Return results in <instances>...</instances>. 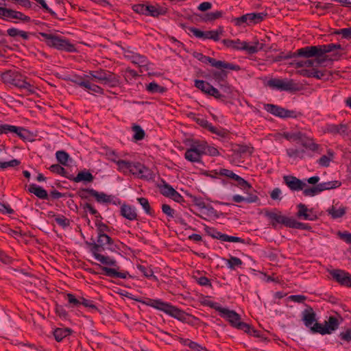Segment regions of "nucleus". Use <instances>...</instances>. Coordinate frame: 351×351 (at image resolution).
<instances>
[{
	"mask_svg": "<svg viewBox=\"0 0 351 351\" xmlns=\"http://www.w3.org/2000/svg\"><path fill=\"white\" fill-rule=\"evenodd\" d=\"M341 45L329 44L324 45L317 46H308L297 50L293 57L295 56H302L306 58H318L319 57H326L325 54L332 51L335 49H341Z\"/></svg>",
	"mask_w": 351,
	"mask_h": 351,
	"instance_id": "f257e3e1",
	"label": "nucleus"
},
{
	"mask_svg": "<svg viewBox=\"0 0 351 351\" xmlns=\"http://www.w3.org/2000/svg\"><path fill=\"white\" fill-rule=\"evenodd\" d=\"M143 303L158 310L162 311L167 314L177 318L179 320L186 319V314L184 311L160 300H148L147 302H143Z\"/></svg>",
	"mask_w": 351,
	"mask_h": 351,
	"instance_id": "f03ea898",
	"label": "nucleus"
},
{
	"mask_svg": "<svg viewBox=\"0 0 351 351\" xmlns=\"http://www.w3.org/2000/svg\"><path fill=\"white\" fill-rule=\"evenodd\" d=\"M222 317L226 319L233 327L243 330L247 333L251 332V327L249 324L241 321L240 315L234 311L222 308L219 309Z\"/></svg>",
	"mask_w": 351,
	"mask_h": 351,
	"instance_id": "7ed1b4c3",
	"label": "nucleus"
},
{
	"mask_svg": "<svg viewBox=\"0 0 351 351\" xmlns=\"http://www.w3.org/2000/svg\"><path fill=\"white\" fill-rule=\"evenodd\" d=\"M40 34L44 38L47 45L49 47H53L59 50H64L70 52L75 50L74 45L71 44L66 39H62L51 34L40 33Z\"/></svg>",
	"mask_w": 351,
	"mask_h": 351,
	"instance_id": "20e7f679",
	"label": "nucleus"
},
{
	"mask_svg": "<svg viewBox=\"0 0 351 351\" xmlns=\"http://www.w3.org/2000/svg\"><path fill=\"white\" fill-rule=\"evenodd\" d=\"M223 43L227 47L236 50H245L249 53H256L258 51L262 50L264 48V45L263 43L256 42L254 45H249L247 43L241 42L239 39L234 40L224 39L223 40Z\"/></svg>",
	"mask_w": 351,
	"mask_h": 351,
	"instance_id": "39448f33",
	"label": "nucleus"
},
{
	"mask_svg": "<svg viewBox=\"0 0 351 351\" xmlns=\"http://www.w3.org/2000/svg\"><path fill=\"white\" fill-rule=\"evenodd\" d=\"M89 74L93 78L95 79L97 82L108 85L109 86L114 87L119 85L118 77L109 71L99 70L90 71Z\"/></svg>",
	"mask_w": 351,
	"mask_h": 351,
	"instance_id": "423d86ee",
	"label": "nucleus"
},
{
	"mask_svg": "<svg viewBox=\"0 0 351 351\" xmlns=\"http://www.w3.org/2000/svg\"><path fill=\"white\" fill-rule=\"evenodd\" d=\"M205 146L204 141H195L191 145L190 148L186 149L184 154L185 158L192 162H199L204 155Z\"/></svg>",
	"mask_w": 351,
	"mask_h": 351,
	"instance_id": "0eeeda50",
	"label": "nucleus"
},
{
	"mask_svg": "<svg viewBox=\"0 0 351 351\" xmlns=\"http://www.w3.org/2000/svg\"><path fill=\"white\" fill-rule=\"evenodd\" d=\"M263 17V14L261 13H250L235 18L233 21L237 26H241L243 24L250 25L261 22Z\"/></svg>",
	"mask_w": 351,
	"mask_h": 351,
	"instance_id": "6e6552de",
	"label": "nucleus"
},
{
	"mask_svg": "<svg viewBox=\"0 0 351 351\" xmlns=\"http://www.w3.org/2000/svg\"><path fill=\"white\" fill-rule=\"evenodd\" d=\"M271 88L280 90H293L296 89V84L291 80L271 79L267 82Z\"/></svg>",
	"mask_w": 351,
	"mask_h": 351,
	"instance_id": "1a4fd4ad",
	"label": "nucleus"
},
{
	"mask_svg": "<svg viewBox=\"0 0 351 351\" xmlns=\"http://www.w3.org/2000/svg\"><path fill=\"white\" fill-rule=\"evenodd\" d=\"M129 173L147 180L154 178L152 171L139 162H132Z\"/></svg>",
	"mask_w": 351,
	"mask_h": 351,
	"instance_id": "9d476101",
	"label": "nucleus"
},
{
	"mask_svg": "<svg viewBox=\"0 0 351 351\" xmlns=\"http://www.w3.org/2000/svg\"><path fill=\"white\" fill-rule=\"evenodd\" d=\"M265 215L270 220L274 227H275L277 223H281L288 227V224H289L291 220V218L283 215L280 211L277 210L273 211L265 210Z\"/></svg>",
	"mask_w": 351,
	"mask_h": 351,
	"instance_id": "9b49d317",
	"label": "nucleus"
},
{
	"mask_svg": "<svg viewBox=\"0 0 351 351\" xmlns=\"http://www.w3.org/2000/svg\"><path fill=\"white\" fill-rule=\"evenodd\" d=\"M2 79L5 83L13 84L17 87H21L24 84L23 77L16 71H8L2 75Z\"/></svg>",
	"mask_w": 351,
	"mask_h": 351,
	"instance_id": "f8f14e48",
	"label": "nucleus"
},
{
	"mask_svg": "<svg viewBox=\"0 0 351 351\" xmlns=\"http://www.w3.org/2000/svg\"><path fill=\"white\" fill-rule=\"evenodd\" d=\"M265 109L267 112L282 118L296 117L293 111H289L273 104L265 105Z\"/></svg>",
	"mask_w": 351,
	"mask_h": 351,
	"instance_id": "ddd939ff",
	"label": "nucleus"
},
{
	"mask_svg": "<svg viewBox=\"0 0 351 351\" xmlns=\"http://www.w3.org/2000/svg\"><path fill=\"white\" fill-rule=\"evenodd\" d=\"M326 60V57L300 60L294 63L296 68L311 69L321 65Z\"/></svg>",
	"mask_w": 351,
	"mask_h": 351,
	"instance_id": "4468645a",
	"label": "nucleus"
},
{
	"mask_svg": "<svg viewBox=\"0 0 351 351\" xmlns=\"http://www.w3.org/2000/svg\"><path fill=\"white\" fill-rule=\"evenodd\" d=\"M283 179L287 186L293 191L302 190L306 186L304 182L293 176H285Z\"/></svg>",
	"mask_w": 351,
	"mask_h": 351,
	"instance_id": "2eb2a0df",
	"label": "nucleus"
},
{
	"mask_svg": "<svg viewBox=\"0 0 351 351\" xmlns=\"http://www.w3.org/2000/svg\"><path fill=\"white\" fill-rule=\"evenodd\" d=\"M196 123L200 126L208 129L210 132L215 134L219 136L225 137L227 135V132L224 130H219L217 128L213 126L208 121L203 118L196 117L195 119Z\"/></svg>",
	"mask_w": 351,
	"mask_h": 351,
	"instance_id": "dca6fc26",
	"label": "nucleus"
},
{
	"mask_svg": "<svg viewBox=\"0 0 351 351\" xmlns=\"http://www.w3.org/2000/svg\"><path fill=\"white\" fill-rule=\"evenodd\" d=\"M332 277L339 283L346 286H351V275L342 270H335L331 273Z\"/></svg>",
	"mask_w": 351,
	"mask_h": 351,
	"instance_id": "f3484780",
	"label": "nucleus"
},
{
	"mask_svg": "<svg viewBox=\"0 0 351 351\" xmlns=\"http://www.w3.org/2000/svg\"><path fill=\"white\" fill-rule=\"evenodd\" d=\"M302 320L306 327H311L316 322V314L311 307L306 308L302 312Z\"/></svg>",
	"mask_w": 351,
	"mask_h": 351,
	"instance_id": "a211bd4d",
	"label": "nucleus"
},
{
	"mask_svg": "<svg viewBox=\"0 0 351 351\" xmlns=\"http://www.w3.org/2000/svg\"><path fill=\"white\" fill-rule=\"evenodd\" d=\"M298 208V212L297 216L299 218L310 221H313L317 219V216L313 213V210L308 209L304 204H300Z\"/></svg>",
	"mask_w": 351,
	"mask_h": 351,
	"instance_id": "6ab92c4d",
	"label": "nucleus"
},
{
	"mask_svg": "<svg viewBox=\"0 0 351 351\" xmlns=\"http://www.w3.org/2000/svg\"><path fill=\"white\" fill-rule=\"evenodd\" d=\"M316 67L317 66L311 69H301L298 71V73L306 77H313L317 79L324 78L325 73L323 71L318 70Z\"/></svg>",
	"mask_w": 351,
	"mask_h": 351,
	"instance_id": "aec40b11",
	"label": "nucleus"
},
{
	"mask_svg": "<svg viewBox=\"0 0 351 351\" xmlns=\"http://www.w3.org/2000/svg\"><path fill=\"white\" fill-rule=\"evenodd\" d=\"M132 62L138 64L141 68L140 71L142 73L148 71L151 66V64L148 62L147 59L139 54H136L132 56Z\"/></svg>",
	"mask_w": 351,
	"mask_h": 351,
	"instance_id": "412c9836",
	"label": "nucleus"
},
{
	"mask_svg": "<svg viewBox=\"0 0 351 351\" xmlns=\"http://www.w3.org/2000/svg\"><path fill=\"white\" fill-rule=\"evenodd\" d=\"M298 142H300L301 145L306 149H308L312 151H316L319 148V145L314 143L312 138L306 136L302 132L301 136L299 138Z\"/></svg>",
	"mask_w": 351,
	"mask_h": 351,
	"instance_id": "4be33fe9",
	"label": "nucleus"
},
{
	"mask_svg": "<svg viewBox=\"0 0 351 351\" xmlns=\"http://www.w3.org/2000/svg\"><path fill=\"white\" fill-rule=\"evenodd\" d=\"M346 212V207L341 206H338L337 204L333 205L330 208L328 209V214L333 219L341 217L345 215Z\"/></svg>",
	"mask_w": 351,
	"mask_h": 351,
	"instance_id": "5701e85b",
	"label": "nucleus"
},
{
	"mask_svg": "<svg viewBox=\"0 0 351 351\" xmlns=\"http://www.w3.org/2000/svg\"><path fill=\"white\" fill-rule=\"evenodd\" d=\"M348 130V127L345 124H339V125H329L327 126L326 129V132L336 134H339L341 135L346 134V131Z\"/></svg>",
	"mask_w": 351,
	"mask_h": 351,
	"instance_id": "b1692460",
	"label": "nucleus"
},
{
	"mask_svg": "<svg viewBox=\"0 0 351 351\" xmlns=\"http://www.w3.org/2000/svg\"><path fill=\"white\" fill-rule=\"evenodd\" d=\"M121 215L129 220H134L137 217L135 209L128 205H123L121 208Z\"/></svg>",
	"mask_w": 351,
	"mask_h": 351,
	"instance_id": "393cba45",
	"label": "nucleus"
},
{
	"mask_svg": "<svg viewBox=\"0 0 351 351\" xmlns=\"http://www.w3.org/2000/svg\"><path fill=\"white\" fill-rule=\"evenodd\" d=\"M102 270L105 272L106 276L113 278H126L128 275V272H119L115 268L103 267Z\"/></svg>",
	"mask_w": 351,
	"mask_h": 351,
	"instance_id": "a878e982",
	"label": "nucleus"
},
{
	"mask_svg": "<svg viewBox=\"0 0 351 351\" xmlns=\"http://www.w3.org/2000/svg\"><path fill=\"white\" fill-rule=\"evenodd\" d=\"M28 191L40 199H46L47 197V191L34 184L29 185Z\"/></svg>",
	"mask_w": 351,
	"mask_h": 351,
	"instance_id": "bb28decb",
	"label": "nucleus"
},
{
	"mask_svg": "<svg viewBox=\"0 0 351 351\" xmlns=\"http://www.w3.org/2000/svg\"><path fill=\"white\" fill-rule=\"evenodd\" d=\"M287 154L289 158L293 160L302 159L304 157L305 151L304 149L290 148L287 149Z\"/></svg>",
	"mask_w": 351,
	"mask_h": 351,
	"instance_id": "cd10ccee",
	"label": "nucleus"
},
{
	"mask_svg": "<svg viewBox=\"0 0 351 351\" xmlns=\"http://www.w3.org/2000/svg\"><path fill=\"white\" fill-rule=\"evenodd\" d=\"M223 29L222 27H219L217 30L206 32L205 39H212L215 41L219 40L221 35L223 34Z\"/></svg>",
	"mask_w": 351,
	"mask_h": 351,
	"instance_id": "c85d7f7f",
	"label": "nucleus"
},
{
	"mask_svg": "<svg viewBox=\"0 0 351 351\" xmlns=\"http://www.w3.org/2000/svg\"><path fill=\"white\" fill-rule=\"evenodd\" d=\"M71 332L69 328H57L53 332V335L57 341H62L64 337L69 336Z\"/></svg>",
	"mask_w": 351,
	"mask_h": 351,
	"instance_id": "c756f323",
	"label": "nucleus"
},
{
	"mask_svg": "<svg viewBox=\"0 0 351 351\" xmlns=\"http://www.w3.org/2000/svg\"><path fill=\"white\" fill-rule=\"evenodd\" d=\"M89 193L91 196L95 197L99 202H109L111 200L110 196L104 193H99L93 189L90 190Z\"/></svg>",
	"mask_w": 351,
	"mask_h": 351,
	"instance_id": "7c9ffc66",
	"label": "nucleus"
},
{
	"mask_svg": "<svg viewBox=\"0 0 351 351\" xmlns=\"http://www.w3.org/2000/svg\"><path fill=\"white\" fill-rule=\"evenodd\" d=\"M317 185L320 193L323 191L330 190L339 187L340 186V183L338 181H332L319 183Z\"/></svg>",
	"mask_w": 351,
	"mask_h": 351,
	"instance_id": "2f4dec72",
	"label": "nucleus"
},
{
	"mask_svg": "<svg viewBox=\"0 0 351 351\" xmlns=\"http://www.w3.org/2000/svg\"><path fill=\"white\" fill-rule=\"evenodd\" d=\"M9 19H17L22 22H29L30 18L28 16L25 15L23 13L10 9Z\"/></svg>",
	"mask_w": 351,
	"mask_h": 351,
	"instance_id": "473e14b6",
	"label": "nucleus"
},
{
	"mask_svg": "<svg viewBox=\"0 0 351 351\" xmlns=\"http://www.w3.org/2000/svg\"><path fill=\"white\" fill-rule=\"evenodd\" d=\"M93 175L88 171H81L79 172L77 176L74 178V181L76 182L84 181L90 182L93 180Z\"/></svg>",
	"mask_w": 351,
	"mask_h": 351,
	"instance_id": "72a5a7b5",
	"label": "nucleus"
},
{
	"mask_svg": "<svg viewBox=\"0 0 351 351\" xmlns=\"http://www.w3.org/2000/svg\"><path fill=\"white\" fill-rule=\"evenodd\" d=\"M114 162L118 165L119 171L123 172L124 174H128L130 170V167L132 162L126 161V160H113Z\"/></svg>",
	"mask_w": 351,
	"mask_h": 351,
	"instance_id": "f704fd0d",
	"label": "nucleus"
},
{
	"mask_svg": "<svg viewBox=\"0 0 351 351\" xmlns=\"http://www.w3.org/2000/svg\"><path fill=\"white\" fill-rule=\"evenodd\" d=\"M7 34L11 37L21 36L24 40H27L29 38V34L27 32L14 27L8 29L7 30Z\"/></svg>",
	"mask_w": 351,
	"mask_h": 351,
	"instance_id": "c9c22d12",
	"label": "nucleus"
},
{
	"mask_svg": "<svg viewBox=\"0 0 351 351\" xmlns=\"http://www.w3.org/2000/svg\"><path fill=\"white\" fill-rule=\"evenodd\" d=\"M324 324L326 327V330H328L329 334H330L338 328L339 323L336 317L331 316L328 318V321L325 322Z\"/></svg>",
	"mask_w": 351,
	"mask_h": 351,
	"instance_id": "e433bc0d",
	"label": "nucleus"
},
{
	"mask_svg": "<svg viewBox=\"0 0 351 351\" xmlns=\"http://www.w3.org/2000/svg\"><path fill=\"white\" fill-rule=\"evenodd\" d=\"M214 67L234 71L240 70V67L238 65H234L221 60H216Z\"/></svg>",
	"mask_w": 351,
	"mask_h": 351,
	"instance_id": "4c0bfd02",
	"label": "nucleus"
},
{
	"mask_svg": "<svg viewBox=\"0 0 351 351\" xmlns=\"http://www.w3.org/2000/svg\"><path fill=\"white\" fill-rule=\"evenodd\" d=\"M79 83H80V86H83L93 93H99V94L103 93V89L97 85L92 84L88 81H84V82H79Z\"/></svg>",
	"mask_w": 351,
	"mask_h": 351,
	"instance_id": "58836bf2",
	"label": "nucleus"
},
{
	"mask_svg": "<svg viewBox=\"0 0 351 351\" xmlns=\"http://www.w3.org/2000/svg\"><path fill=\"white\" fill-rule=\"evenodd\" d=\"M334 158V154L331 151L328 152L327 155L322 156L318 160V163L319 165L322 167H328L330 161Z\"/></svg>",
	"mask_w": 351,
	"mask_h": 351,
	"instance_id": "ea45409f",
	"label": "nucleus"
},
{
	"mask_svg": "<svg viewBox=\"0 0 351 351\" xmlns=\"http://www.w3.org/2000/svg\"><path fill=\"white\" fill-rule=\"evenodd\" d=\"M252 153V148L250 147L247 145H239L235 149H234V154L235 156L239 155H248L250 156Z\"/></svg>",
	"mask_w": 351,
	"mask_h": 351,
	"instance_id": "a19ab883",
	"label": "nucleus"
},
{
	"mask_svg": "<svg viewBox=\"0 0 351 351\" xmlns=\"http://www.w3.org/2000/svg\"><path fill=\"white\" fill-rule=\"evenodd\" d=\"M96 259L104 265L112 267H117L116 261L110 258L109 256H106L102 254H100L97 255V258Z\"/></svg>",
	"mask_w": 351,
	"mask_h": 351,
	"instance_id": "79ce46f5",
	"label": "nucleus"
},
{
	"mask_svg": "<svg viewBox=\"0 0 351 351\" xmlns=\"http://www.w3.org/2000/svg\"><path fill=\"white\" fill-rule=\"evenodd\" d=\"M222 16V12L221 11H216L214 12H210L206 14L204 17L202 18V20L205 22H211L216 19H218Z\"/></svg>",
	"mask_w": 351,
	"mask_h": 351,
	"instance_id": "37998d69",
	"label": "nucleus"
},
{
	"mask_svg": "<svg viewBox=\"0 0 351 351\" xmlns=\"http://www.w3.org/2000/svg\"><path fill=\"white\" fill-rule=\"evenodd\" d=\"M56 158L58 162L62 165H67L68 160H69V154L64 151H58L56 154Z\"/></svg>",
	"mask_w": 351,
	"mask_h": 351,
	"instance_id": "c03bdc74",
	"label": "nucleus"
},
{
	"mask_svg": "<svg viewBox=\"0 0 351 351\" xmlns=\"http://www.w3.org/2000/svg\"><path fill=\"white\" fill-rule=\"evenodd\" d=\"M132 131L134 132V138L136 141H141L145 137V132L141 128V126L138 125H134L132 128Z\"/></svg>",
	"mask_w": 351,
	"mask_h": 351,
	"instance_id": "a18cd8bd",
	"label": "nucleus"
},
{
	"mask_svg": "<svg viewBox=\"0 0 351 351\" xmlns=\"http://www.w3.org/2000/svg\"><path fill=\"white\" fill-rule=\"evenodd\" d=\"M311 330L313 332H318L322 335L329 334L328 330H326L325 324H322L315 322L311 327Z\"/></svg>",
	"mask_w": 351,
	"mask_h": 351,
	"instance_id": "49530a36",
	"label": "nucleus"
},
{
	"mask_svg": "<svg viewBox=\"0 0 351 351\" xmlns=\"http://www.w3.org/2000/svg\"><path fill=\"white\" fill-rule=\"evenodd\" d=\"M147 16L150 15L152 16L156 17L162 14L161 10L156 6L154 5H147Z\"/></svg>",
	"mask_w": 351,
	"mask_h": 351,
	"instance_id": "de8ad7c7",
	"label": "nucleus"
},
{
	"mask_svg": "<svg viewBox=\"0 0 351 351\" xmlns=\"http://www.w3.org/2000/svg\"><path fill=\"white\" fill-rule=\"evenodd\" d=\"M147 90L150 93H163L165 88L159 86L156 82H151L147 85Z\"/></svg>",
	"mask_w": 351,
	"mask_h": 351,
	"instance_id": "09e8293b",
	"label": "nucleus"
},
{
	"mask_svg": "<svg viewBox=\"0 0 351 351\" xmlns=\"http://www.w3.org/2000/svg\"><path fill=\"white\" fill-rule=\"evenodd\" d=\"M288 227L293 228L302 229V230H307L309 228V226L307 224L298 222L296 220H295L293 218H291L289 224H288Z\"/></svg>",
	"mask_w": 351,
	"mask_h": 351,
	"instance_id": "8fccbe9b",
	"label": "nucleus"
},
{
	"mask_svg": "<svg viewBox=\"0 0 351 351\" xmlns=\"http://www.w3.org/2000/svg\"><path fill=\"white\" fill-rule=\"evenodd\" d=\"M180 341H183L185 344L189 341L188 346L192 351H208L206 348L201 346L195 342L189 341V340L183 341L182 339Z\"/></svg>",
	"mask_w": 351,
	"mask_h": 351,
	"instance_id": "3c124183",
	"label": "nucleus"
},
{
	"mask_svg": "<svg viewBox=\"0 0 351 351\" xmlns=\"http://www.w3.org/2000/svg\"><path fill=\"white\" fill-rule=\"evenodd\" d=\"M195 86L200 89L202 91L208 93L211 85L203 80H196Z\"/></svg>",
	"mask_w": 351,
	"mask_h": 351,
	"instance_id": "603ef678",
	"label": "nucleus"
},
{
	"mask_svg": "<svg viewBox=\"0 0 351 351\" xmlns=\"http://www.w3.org/2000/svg\"><path fill=\"white\" fill-rule=\"evenodd\" d=\"M228 265L230 269H234L236 267H240L242 265V261L237 257L231 256L230 259L227 261Z\"/></svg>",
	"mask_w": 351,
	"mask_h": 351,
	"instance_id": "864d4df0",
	"label": "nucleus"
},
{
	"mask_svg": "<svg viewBox=\"0 0 351 351\" xmlns=\"http://www.w3.org/2000/svg\"><path fill=\"white\" fill-rule=\"evenodd\" d=\"M137 267L145 277H153L155 280H157V278L155 276H154V271L151 268L145 267V266L141 265H138Z\"/></svg>",
	"mask_w": 351,
	"mask_h": 351,
	"instance_id": "5fc2aeb1",
	"label": "nucleus"
},
{
	"mask_svg": "<svg viewBox=\"0 0 351 351\" xmlns=\"http://www.w3.org/2000/svg\"><path fill=\"white\" fill-rule=\"evenodd\" d=\"M219 239L223 241L243 243V240L241 238L237 237L228 236L227 234H221L219 236Z\"/></svg>",
	"mask_w": 351,
	"mask_h": 351,
	"instance_id": "6e6d98bb",
	"label": "nucleus"
},
{
	"mask_svg": "<svg viewBox=\"0 0 351 351\" xmlns=\"http://www.w3.org/2000/svg\"><path fill=\"white\" fill-rule=\"evenodd\" d=\"M232 199L237 203L241 202H254L258 199V197L256 196H254V197L250 198H245L241 195H235L232 197Z\"/></svg>",
	"mask_w": 351,
	"mask_h": 351,
	"instance_id": "4d7b16f0",
	"label": "nucleus"
},
{
	"mask_svg": "<svg viewBox=\"0 0 351 351\" xmlns=\"http://www.w3.org/2000/svg\"><path fill=\"white\" fill-rule=\"evenodd\" d=\"M137 200L139 202V204L142 206V207L144 208L145 211L147 214L150 215L152 212L148 200L144 197L138 198Z\"/></svg>",
	"mask_w": 351,
	"mask_h": 351,
	"instance_id": "13d9d810",
	"label": "nucleus"
},
{
	"mask_svg": "<svg viewBox=\"0 0 351 351\" xmlns=\"http://www.w3.org/2000/svg\"><path fill=\"white\" fill-rule=\"evenodd\" d=\"M206 149H204V154H208L210 156H218L219 154V151L214 147L208 146L207 143L204 141Z\"/></svg>",
	"mask_w": 351,
	"mask_h": 351,
	"instance_id": "bf43d9fd",
	"label": "nucleus"
},
{
	"mask_svg": "<svg viewBox=\"0 0 351 351\" xmlns=\"http://www.w3.org/2000/svg\"><path fill=\"white\" fill-rule=\"evenodd\" d=\"M284 136L286 139L292 141H298L301 136V132L285 133Z\"/></svg>",
	"mask_w": 351,
	"mask_h": 351,
	"instance_id": "052dcab7",
	"label": "nucleus"
},
{
	"mask_svg": "<svg viewBox=\"0 0 351 351\" xmlns=\"http://www.w3.org/2000/svg\"><path fill=\"white\" fill-rule=\"evenodd\" d=\"M319 193V191L317 187V185L311 188H306L303 190V193L305 196H314L315 195Z\"/></svg>",
	"mask_w": 351,
	"mask_h": 351,
	"instance_id": "680f3d73",
	"label": "nucleus"
},
{
	"mask_svg": "<svg viewBox=\"0 0 351 351\" xmlns=\"http://www.w3.org/2000/svg\"><path fill=\"white\" fill-rule=\"evenodd\" d=\"M97 242L101 245L111 244L112 239L106 234H99Z\"/></svg>",
	"mask_w": 351,
	"mask_h": 351,
	"instance_id": "e2e57ef3",
	"label": "nucleus"
},
{
	"mask_svg": "<svg viewBox=\"0 0 351 351\" xmlns=\"http://www.w3.org/2000/svg\"><path fill=\"white\" fill-rule=\"evenodd\" d=\"M234 180H236L238 182V184L241 188H243L244 190L250 189L251 188V185L247 181H245L243 178H242L241 177H240L239 176H237L235 177Z\"/></svg>",
	"mask_w": 351,
	"mask_h": 351,
	"instance_id": "0e129e2a",
	"label": "nucleus"
},
{
	"mask_svg": "<svg viewBox=\"0 0 351 351\" xmlns=\"http://www.w3.org/2000/svg\"><path fill=\"white\" fill-rule=\"evenodd\" d=\"M55 221L62 227H66L69 225V221L64 216H56L54 218Z\"/></svg>",
	"mask_w": 351,
	"mask_h": 351,
	"instance_id": "69168bd1",
	"label": "nucleus"
},
{
	"mask_svg": "<svg viewBox=\"0 0 351 351\" xmlns=\"http://www.w3.org/2000/svg\"><path fill=\"white\" fill-rule=\"evenodd\" d=\"M132 9L135 12H136L138 14H144V15L147 14V12H146L147 5H145L144 4L134 5H133Z\"/></svg>",
	"mask_w": 351,
	"mask_h": 351,
	"instance_id": "338daca9",
	"label": "nucleus"
},
{
	"mask_svg": "<svg viewBox=\"0 0 351 351\" xmlns=\"http://www.w3.org/2000/svg\"><path fill=\"white\" fill-rule=\"evenodd\" d=\"M160 191L162 194L169 197L171 195V193L175 191V189L168 184H164L160 188Z\"/></svg>",
	"mask_w": 351,
	"mask_h": 351,
	"instance_id": "774afa93",
	"label": "nucleus"
}]
</instances>
